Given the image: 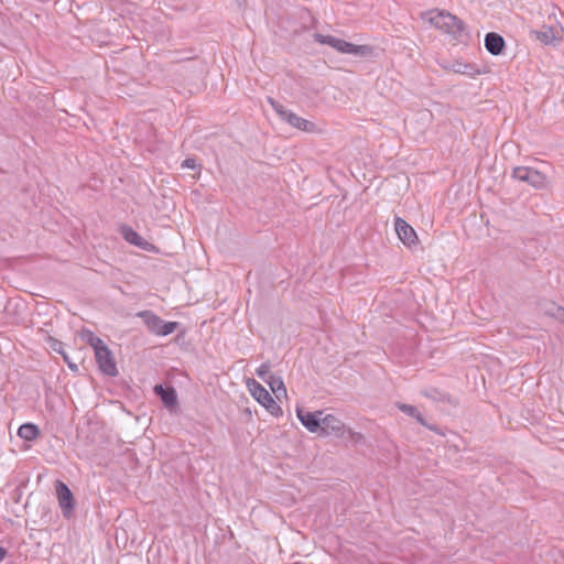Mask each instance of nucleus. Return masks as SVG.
I'll return each mask as SVG.
<instances>
[{
    "instance_id": "f257e3e1",
    "label": "nucleus",
    "mask_w": 564,
    "mask_h": 564,
    "mask_svg": "<svg viewBox=\"0 0 564 564\" xmlns=\"http://www.w3.org/2000/svg\"><path fill=\"white\" fill-rule=\"evenodd\" d=\"M424 19L460 43H466L470 40V34L464 21L447 11H429L424 14Z\"/></svg>"
},
{
    "instance_id": "f03ea898",
    "label": "nucleus",
    "mask_w": 564,
    "mask_h": 564,
    "mask_svg": "<svg viewBox=\"0 0 564 564\" xmlns=\"http://www.w3.org/2000/svg\"><path fill=\"white\" fill-rule=\"evenodd\" d=\"M314 41L319 44L329 45L330 47L335 48L337 52L341 54L367 56L370 55L372 52V48L369 45H357L332 35H323L319 33H315Z\"/></svg>"
},
{
    "instance_id": "7ed1b4c3",
    "label": "nucleus",
    "mask_w": 564,
    "mask_h": 564,
    "mask_svg": "<svg viewBox=\"0 0 564 564\" xmlns=\"http://www.w3.org/2000/svg\"><path fill=\"white\" fill-rule=\"evenodd\" d=\"M314 41L319 44L329 45L330 47L335 48L337 52L341 54L367 56L370 55L372 52V48L369 45H357L332 35H323L319 33H315Z\"/></svg>"
},
{
    "instance_id": "20e7f679",
    "label": "nucleus",
    "mask_w": 564,
    "mask_h": 564,
    "mask_svg": "<svg viewBox=\"0 0 564 564\" xmlns=\"http://www.w3.org/2000/svg\"><path fill=\"white\" fill-rule=\"evenodd\" d=\"M268 101L272 106L274 111L280 116V118L286 121L291 127L305 132L316 131V126L314 122L299 117L297 115L286 109L283 105H281L279 101L274 100L271 97L268 98Z\"/></svg>"
},
{
    "instance_id": "39448f33",
    "label": "nucleus",
    "mask_w": 564,
    "mask_h": 564,
    "mask_svg": "<svg viewBox=\"0 0 564 564\" xmlns=\"http://www.w3.org/2000/svg\"><path fill=\"white\" fill-rule=\"evenodd\" d=\"M248 389L251 393V395L262 405L267 409V411L274 415L280 416L282 415V409L278 404V402L272 398V395L269 393V391L260 384L254 379H249L247 381Z\"/></svg>"
},
{
    "instance_id": "423d86ee",
    "label": "nucleus",
    "mask_w": 564,
    "mask_h": 564,
    "mask_svg": "<svg viewBox=\"0 0 564 564\" xmlns=\"http://www.w3.org/2000/svg\"><path fill=\"white\" fill-rule=\"evenodd\" d=\"M512 177L520 182H525L532 187L541 189L546 187L547 178L540 171L530 166H517L512 171Z\"/></svg>"
},
{
    "instance_id": "0eeeda50",
    "label": "nucleus",
    "mask_w": 564,
    "mask_h": 564,
    "mask_svg": "<svg viewBox=\"0 0 564 564\" xmlns=\"http://www.w3.org/2000/svg\"><path fill=\"white\" fill-rule=\"evenodd\" d=\"M58 505L65 518H70L74 511V496L70 489L61 480L55 485Z\"/></svg>"
},
{
    "instance_id": "6e6552de",
    "label": "nucleus",
    "mask_w": 564,
    "mask_h": 564,
    "mask_svg": "<svg viewBox=\"0 0 564 564\" xmlns=\"http://www.w3.org/2000/svg\"><path fill=\"white\" fill-rule=\"evenodd\" d=\"M96 361L99 366V369L107 376L115 377L118 375V369L116 361L112 357L111 351L107 346L99 347L98 350L95 351Z\"/></svg>"
},
{
    "instance_id": "1a4fd4ad",
    "label": "nucleus",
    "mask_w": 564,
    "mask_h": 564,
    "mask_svg": "<svg viewBox=\"0 0 564 564\" xmlns=\"http://www.w3.org/2000/svg\"><path fill=\"white\" fill-rule=\"evenodd\" d=\"M345 433V424L337 416L327 414L322 416L319 434L343 436Z\"/></svg>"
},
{
    "instance_id": "9d476101",
    "label": "nucleus",
    "mask_w": 564,
    "mask_h": 564,
    "mask_svg": "<svg viewBox=\"0 0 564 564\" xmlns=\"http://www.w3.org/2000/svg\"><path fill=\"white\" fill-rule=\"evenodd\" d=\"M394 228L399 239L408 247H412L417 242V236L412 226H410L401 217H395Z\"/></svg>"
},
{
    "instance_id": "9b49d317",
    "label": "nucleus",
    "mask_w": 564,
    "mask_h": 564,
    "mask_svg": "<svg viewBox=\"0 0 564 564\" xmlns=\"http://www.w3.org/2000/svg\"><path fill=\"white\" fill-rule=\"evenodd\" d=\"M296 414L301 423L312 433H319L321 420L323 412H310L303 409H297Z\"/></svg>"
},
{
    "instance_id": "f8f14e48",
    "label": "nucleus",
    "mask_w": 564,
    "mask_h": 564,
    "mask_svg": "<svg viewBox=\"0 0 564 564\" xmlns=\"http://www.w3.org/2000/svg\"><path fill=\"white\" fill-rule=\"evenodd\" d=\"M485 47L492 55H499L505 48L503 37L495 32H489L485 36Z\"/></svg>"
},
{
    "instance_id": "ddd939ff",
    "label": "nucleus",
    "mask_w": 564,
    "mask_h": 564,
    "mask_svg": "<svg viewBox=\"0 0 564 564\" xmlns=\"http://www.w3.org/2000/svg\"><path fill=\"white\" fill-rule=\"evenodd\" d=\"M122 237L129 243L139 247L143 250H150L152 245L148 242L144 238H142L137 231H134L131 227L123 226L121 228Z\"/></svg>"
},
{
    "instance_id": "4468645a",
    "label": "nucleus",
    "mask_w": 564,
    "mask_h": 564,
    "mask_svg": "<svg viewBox=\"0 0 564 564\" xmlns=\"http://www.w3.org/2000/svg\"><path fill=\"white\" fill-rule=\"evenodd\" d=\"M154 392L156 393V395H159L161 398V401L163 402V404L166 408L173 409L174 406H176L177 393L174 388H172V387L164 388L161 384H156L154 387Z\"/></svg>"
},
{
    "instance_id": "2eb2a0df",
    "label": "nucleus",
    "mask_w": 564,
    "mask_h": 564,
    "mask_svg": "<svg viewBox=\"0 0 564 564\" xmlns=\"http://www.w3.org/2000/svg\"><path fill=\"white\" fill-rule=\"evenodd\" d=\"M395 405H397V408L402 413H404L408 416H411V417L415 419L423 426L427 427L429 430L436 431L435 426L430 425L424 420V417L422 416L421 412L419 411V409L416 406L411 405V404H406V403H400V402H398Z\"/></svg>"
},
{
    "instance_id": "dca6fc26",
    "label": "nucleus",
    "mask_w": 564,
    "mask_h": 564,
    "mask_svg": "<svg viewBox=\"0 0 564 564\" xmlns=\"http://www.w3.org/2000/svg\"><path fill=\"white\" fill-rule=\"evenodd\" d=\"M535 39L541 43L549 45L556 40V30L552 26L543 25L540 30L532 31Z\"/></svg>"
},
{
    "instance_id": "f3484780",
    "label": "nucleus",
    "mask_w": 564,
    "mask_h": 564,
    "mask_svg": "<svg viewBox=\"0 0 564 564\" xmlns=\"http://www.w3.org/2000/svg\"><path fill=\"white\" fill-rule=\"evenodd\" d=\"M140 316L143 317L144 324L147 325L148 329L151 333L158 335L164 321L161 317H159L158 315H155L154 313L149 312V311L141 313Z\"/></svg>"
},
{
    "instance_id": "a211bd4d",
    "label": "nucleus",
    "mask_w": 564,
    "mask_h": 564,
    "mask_svg": "<svg viewBox=\"0 0 564 564\" xmlns=\"http://www.w3.org/2000/svg\"><path fill=\"white\" fill-rule=\"evenodd\" d=\"M39 435L40 430L33 423H24L18 430V436L25 441H34Z\"/></svg>"
},
{
    "instance_id": "6ab92c4d",
    "label": "nucleus",
    "mask_w": 564,
    "mask_h": 564,
    "mask_svg": "<svg viewBox=\"0 0 564 564\" xmlns=\"http://www.w3.org/2000/svg\"><path fill=\"white\" fill-rule=\"evenodd\" d=\"M267 382L270 386L272 392L275 394L276 399H280L282 395H286V388L281 377L270 375Z\"/></svg>"
},
{
    "instance_id": "aec40b11",
    "label": "nucleus",
    "mask_w": 564,
    "mask_h": 564,
    "mask_svg": "<svg viewBox=\"0 0 564 564\" xmlns=\"http://www.w3.org/2000/svg\"><path fill=\"white\" fill-rule=\"evenodd\" d=\"M452 69L454 73L468 75V76H474L479 73L476 65L464 63V62H458V61L453 63Z\"/></svg>"
},
{
    "instance_id": "412c9836",
    "label": "nucleus",
    "mask_w": 564,
    "mask_h": 564,
    "mask_svg": "<svg viewBox=\"0 0 564 564\" xmlns=\"http://www.w3.org/2000/svg\"><path fill=\"white\" fill-rule=\"evenodd\" d=\"M83 338L94 348V351L98 350L99 347L106 346L104 340L96 336L93 332L87 330L83 333Z\"/></svg>"
},
{
    "instance_id": "4be33fe9",
    "label": "nucleus",
    "mask_w": 564,
    "mask_h": 564,
    "mask_svg": "<svg viewBox=\"0 0 564 564\" xmlns=\"http://www.w3.org/2000/svg\"><path fill=\"white\" fill-rule=\"evenodd\" d=\"M178 327L177 322H165L162 324L158 335L159 336H166L172 334L176 328Z\"/></svg>"
},
{
    "instance_id": "5701e85b",
    "label": "nucleus",
    "mask_w": 564,
    "mask_h": 564,
    "mask_svg": "<svg viewBox=\"0 0 564 564\" xmlns=\"http://www.w3.org/2000/svg\"><path fill=\"white\" fill-rule=\"evenodd\" d=\"M546 313L564 323V307L552 304L551 308L547 310Z\"/></svg>"
},
{
    "instance_id": "b1692460",
    "label": "nucleus",
    "mask_w": 564,
    "mask_h": 564,
    "mask_svg": "<svg viewBox=\"0 0 564 564\" xmlns=\"http://www.w3.org/2000/svg\"><path fill=\"white\" fill-rule=\"evenodd\" d=\"M423 394H424V397L432 399V400H440V401L449 400L448 395L438 392L436 389L426 390L423 392Z\"/></svg>"
},
{
    "instance_id": "393cba45",
    "label": "nucleus",
    "mask_w": 564,
    "mask_h": 564,
    "mask_svg": "<svg viewBox=\"0 0 564 564\" xmlns=\"http://www.w3.org/2000/svg\"><path fill=\"white\" fill-rule=\"evenodd\" d=\"M257 376L261 378L262 380L267 381L270 373V365L269 364H262L256 371Z\"/></svg>"
},
{
    "instance_id": "a878e982",
    "label": "nucleus",
    "mask_w": 564,
    "mask_h": 564,
    "mask_svg": "<svg viewBox=\"0 0 564 564\" xmlns=\"http://www.w3.org/2000/svg\"><path fill=\"white\" fill-rule=\"evenodd\" d=\"M182 167L195 170L197 167L196 160L193 158H187L183 161Z\"/></svg>"
},
{
    "instance_id": "bb28decb",
    "label": "nucleus",
    "mask_w": 564,
    "mask_h": 564,
    "mask_svg": "<svg viewBox=\"0 0 564 564\" xmlns=\"http://www.w3.org/2000/svg\"><path fill=\"white\" fill-rule=\"evenodd\" d=\"M7 554L8 551L4 547L0 546V563L6 558Z\"/></svg>"
},
{
    "instance_id": "cd10ccee",
    "label": "nucleus",
    "mask_w": 564,
    "mask_h": 564,
    "mask_svg": "<svg viewBox=\"0 0 564 564\" xmlns=\"http://www.w3.org/2000/svg\"><path fill=\"white\" fill-rule=\"evenodd\" d=\"M68 366H69V368H70V369H73V370H75V369L77 368V367H76V365L70 364V362H68Z\"/></svg>"
}]
</instances>
